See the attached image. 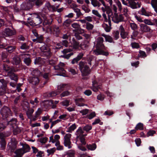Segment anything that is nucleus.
<instances>
[{
    "instance_id": "nucleus-1",
    "label": "nucleus",
    "mask_w": 157,
    "mask_h": 157,
    "mask_svg": "<svg viewBox=\"0 0 157 157\" xmlns=\"http://www.w3.org/2000/svg\"><path fill=\"white\" fill-rule=\"evenodd\" d=\"M70 86L67 84H61L58 86V90L52 91L48 93H46L44 94V96L47 98L53 97L59 94L61 91H64L61 94V97H64L69 95L70 93L68 91L70 89Z\"/></svg>"
},
{
    "instance_id": "nucleus-2",
    "label": "nucleus",
    "mask_w": 157,
    "mask_h": 157,
    "mask_svg": "<svg viewBox=\"0 0 157 157\" xmlns=\"http://www.w3.org/2000/svg\"><path fill=\"white\" fill-rule=\"evenodd\" d=\"M104 39L101 37H98L97 40V44L95 45L96 49L94 51V54L96 55H102L106 56L109 55L107 50V48L103 44Z\"/></svg>"
},
{
    "instance_id": "nucleus-3",
    "label": "nucleus",
    "mask_w": 157,
    "mask_h": 157,
    "mask_svg": "<svg viewBox=\"0 0 157 157\" xmlns=\"http://www.w3.org/2000/svg\"><path fill=\"white\" fill-rule=\"evenodd\" d=\"M92 61V58L90 57L88 59L87 62L82 61L79 62L78 64L79 68L83 76H87L90 74V68L87 63L91 65Z\"/></svg>"
},
{
    "instance_id": "nucleus-4",
    "label": "nucleus",
    "mask_w": 157,
    "mask_h": 157,
    "mask_svg": "<svg viewBox=\"0 0 157 157\" xmlns=\"http://www.w3.org/2000/svg\"><path fill=\"white\" fill-rule=\"evenodd\" d=\"M0 113L2 116V119L4 120L11 121L13 123L17 122V119L12 117L13 113L11 111L8 107L4 106L2 108Z\"/></svg>"
},
{
    "instance_id": "nucleus-5",
    "label": "nucleus",
    "mask_w": 157,
    "mask_h": 157,
    "mask_svg": "<svg viewBox=\"0 0 157 157\" xmlns=\"http://www.w3.org/2000/svg\"><path fill=\"white\" fill-rule=\"evenodd\" d=\"M29 82L32 84L31 86L36 93L39 91L44 87V85L40 82L38 77L34 76L30 78Z\"/></svg>"
},
{
    "instance_id": "nucleus-6",
    "label": "nucleus",
    "mask_w": 157,
    "mask_h": 157,
    "mask_svg": "<svg viewBox=\"0 0 157 157\" xmlns=\"http://www.w3.org/2000/svg\"><path fill=\"white\" fill-rule=\"evenodd\" d=\"M32 20L29 22L32 26L38 25L42 23L44 19L43 14L41 13H33L32 15Z\"/></svg>"
},
{
    "instance_id": "nucleus-7",
    "label": "nucleus",
    "mask_w": 157,
    "mask_h": 157,
    "mask_svg": "<svg viewBox=\"0 0 157 157\" xmlns=\"http://www.w3.org/2000/svg\"><path fill=\"white\" fill-rule=\"evenodd\" d=\"M21 145L23 146L22 148L17 149L14 152L15 154H16V157H21L24 154L29 151L30 150V147L27 144H24L22 143Z\"/></svg>"
},
{
    "instance_id": "nucleus-8",
    "label": "nucleus",
    "mask_w": 157,
    "mask_h": 157,
    "mask_svg": "<svg viewBox=\"0 0 157 157\" xmlns=\"http://www.w3.org/2000/svg\"><path fill=\"white\" fill-rule=\"evenodd\" d=\"M4 40H6L4 36L0 37V50L2 49H5L10 53L15 51L16 48V47L13 45H9L6 48V44L2 43V41Z\"/></svg>"
},
{
    "instance_id": "nucleus-9",
    "label": "nucleus",
    "mask_w": 157,
    "mask_h": 157,
    "mask_svg": "<svg viewBox=\"0 0 157 157\" xmlns=\"http://www.w3.org/2000/svg\"><path fill=\"white\" fill-rule=\"evenodd\" d=\"M121 0L123 4L129 6L133 9L140 8L141 6V4L137 2L136 0H126L128 1V3L126 2L124 0Z\"/></svg>"
},
{
    "instance_id": "nucleus-10",
    "label": "nucleus",
    "mask_w": 157,
    "mask_h": 157,
    "mask_svg": "<svg viewBox=\"0 0 157 157\" xmlns=\"http://www.w3.org/2000/svg\"><path fill=\"white\" fill-rule=\"evenodd\" d=\"M40 49L41 51L40 55L41 56L45 57L46 59H49L51 57L52 53L46 45H44L40 47Z\"/></svg>"
},
{
    "instance_id": "nucleus-11",
    "label": "nucleus",
    "mask_w": 157,
    "mask_h": 157,
    "mask_svg": "<svg viewBox=\"0 0 157 157\" xmlns=\"http://www.w3.org/2000/svg\"><path fill=\"white\" fill-rule=\"evenodd\" d=\"M73 44L74 47L76 48H79L80 47L83 50H86L88 48V44L89 43L88 40H85L84 41L82 42L80 44L75 39L73 38L72 39Z\"/></svg>"
},
{
    "instance_id": "nucleus-12",
    "label": "nucleus",
    "mask_w": 157,
    "mask_h": 157,
    "mask_svg": "<svg viewBox=\"0 0 157 157\" xmlns=\"http://www.w3.org/2000/svg\"><path fill=\"white\" fill-rule=\"evenodd\" d=\"M7 125H10L14 128V127L16 126V123H13L11 121H7L2 119L0 120V131H2L4 130Z\"/></svg>"
},
{
    "instance_id": "nucleus-13",
    "label": "nucleus",
    "mask_w": 157,
    "mask_h": 157,
    "mask_svg": "<svg viewBox=\"0 0 157 157\" xmlns=\"http://www.w3.org/2000/svg\"><path fill=\"white\" fill-rule=\"evenodd\" d=\"M34 5L33 4L30 2H24L21 5V10L28 11L31 9Z\"/></svg>"
},
{
    "instance_id": "nucleus-14",
    "label": "nucleus",
    "mask_w": 157,
    "mask_h": 157,
    "mask_svg": "<svg viewBox=\"0 0 157 157\" xmlns=\"http://www.w3.org/2000/svg\"><path fill=\"white\" fill-rule=\"evenodd\" d=\"M71 134L69 133L66 134L64 137L63 144L65 146L67 147L68 149L72 148L71 142V141L70 138Z\"/></svg>"
},
{
    "instance_id": "nucleus-15",
    "label": "nucleus",
    "mask_w": 157,
    "mask_h": 157,
    "mask_svg": "<svg viewBox=\"0 0 157 157\" xmlns=\"http://www.w3.org/2000/svg\"><path fill=\"white\" fill-rule=\"evenodd\" d=\"M2 70L3 72L5 73L6 76L14 71L13 68L6 63L3 65Z\"/></svg>"
},
{
    "instance_id": "nucleus-16",
    "label": "nucleus",
    "mask_w": 157,
    "mask_h": 157,
    "mask_svg": "<svg viewBox=\"0 0 157 157\" xmlns=\"http://www.w3.org/2000/svg\"><path fill=\"white\" fill-rule=\"evenodd\" d=\"M50 30L56 37L59 36L60 33L59 28V26L56 25H53L51 28Z\"/></svg>"
},
{
    "instance_id": "nucleus-17",
    "label": "nucleus",
    "mask_w": 157,
    "mask_h": 157,
    "mask_svg": "<svg viewBox=\"0 0 157 157\" xmlns=\"http://www.w3.org/2000/svg\"><path fill=\"white\" fill-rule=\"evenodd\" d=\"M140 28L142 31L144 32H150L153 31L150 28L145 24H142L140 25Z\"/></svg>"
},
{
    "instance_id": "nucleus-18",
    "label": "nucleus",
    "mask_w": 157,
    "mask_h": 157,
    "mask_svg": "<svg viewBox=\"0 0 157 157\" xmlns=\"http://www.w3.org/2000/svg\"><path fill=\"white\" fill-rule=\"evenodd\" d=\"M16 34V31L12 30L10 28H6L4 32V35L9 36L14 35Z\"/></svg>"
},
{
    "instance_id": "nucleus-19",
    "label": "nucleus",
    "mask_w": 157,
    "mask_h": 157,
    "mask_svg": "<svg viewBox=\"0 0 157 157\" xmlns=\"http://www.w3.org/2000/svg\"><path fill=\"white\" fill-rule=\"evenodd\" d=\"M119 30L120 32V35L121 37L123 39L126 38L128 35L127 33L125 31L122 25H121L120 26Z\"/></svg>"
},
{
    "instance_id": "nucleus-20",
    "label": "nucleus",
    "mask_w": 157,
    "mask_h": 157,
    "mask_svg": "<svg viewBox=\"0 0 157 157\" xmlns=\"http://www.w3.org/2000/svg\"><path fill=\"white\" fill-rule=\"evenodd\" d=\"M6 76L9 77L11 80L14 81L16 82H17L18 78V75L17 74L15 73L14 71H13Z\"/></svg>"
},
{
    "instance_id": "nucleus-21",
    "label": "nucleus",
    "mask_w": 157,
    "mask_h": 157,
    "mask_svg": "<svg viewBox=\"0 0 157 157\" xmlns=\"http://www.w3.org/2000/svg\"><path fill=\"white\" fill-rule=\"evenodd\" d=\"M84 54L82 53H79L77 56L73 59L71 61V63L74 64L75 63H77L79 61L81 60Z\"/></svg>"
},
{
    "instance_id": "nucleus-22",
    "label": "nucleus",
    "mask_w": 157,
    "mask_h": 157,
    "mask_svg": "<svg viewBox=\"0 0 157 157\" xmlns=\"http://www.w3.org/2000/svg\"><path fill=\"white\" fill-rule=\"evenodd\" d=\"M29 2L33 4L37 7L42 6L44 2V0H28Z\"/></svg>"
},
{
    "instance_id": "nucleus-23",
    "label": "nucleus",
    "mask_w": 157,
    "mask_h": 157,
    "mask_svg": "<svg viewBox=\"0 0 157 157\" xmlns=\"http://www.w3.org/2000/svg\"><path fill=\"white\" fill-rule=\"evenodd\" d=\"M93 90L95 92H97L98 89H101V86L98 85V82L95 80L92 82Z\"/></svg>"
},
{
    "instance_id": "nucleus-24",
    "label": "nucleus",
    "mask_w": 157,
    "mask_h": 157,
    "mask_svg": "<svg viewBox=\"0 0 157 157\" xmlns=\"http://www.w3.org/2000/svg\"><path fill=\"white\" fill-rule=\"evenodd\" d=\"M7 85L6 84V85H2L0 87V96L6 93Z\"/></svg>"
},
{
    "instance_id": "nucleus-25",
    "label": "nucleus",
    "mask_w": 157,
    "mask_h": 157,
    "mask_svg": "<svg viewBox=\"0 0 157 157\" xmlns=\"http://www.w3.org/2000/svg\"><path fill=\"white\" fill-rule=\"evenodd\" d=\"M49 74L48 73H45L43 75V76L44 78L45 79V80L43 83L44 86L48 83L49 80Z\"/></svg>"
},
{
    "instance_id": "nucleus-26",
    "label": "nucleus",
    "mask_w": 157,
    "mask_h": 157,
    "mask_svg": "<svg viewBox=\"0 0 157 157\" xmlns=\"http://www.w3.org/2000/svg\"><path fill=\"white\" fill-rule=\"evenodd\" d=\"M140 14L143 15H145L147 16H149L151 15V13L146 11L144 7H142L141 10L140 11Z\"/></svg>"
},
{
    "instance_id": "nucleus-27",
    "label": "nucleus",
    "mask_w": 157,
    "mask_h": 157,
    "mask_svg": "<svg viewBox=\"0 0 157 157\" xmlns=\"http://www.w3.org/2000/svg\"><path fill=\"white\" fill-rule=\"evenodd\" d=\"M53 104V100H47L44 103V105L45 107L48 108L49 107H51L52 108V105Z\"/></svg>"
},
{
    "instance_id": "nucleus-28",
    "label": "nucleus",
    "mask_w": 157,
    "mask_h": 157,
    "mask_svg": "<svg viewBox=\"0 0 157 157\" xmlns=\"http://www.w3.org/2000/svg\"><path fill=\"white\" fill-rule=\"evenodd\" d=\"M6 143L5 139L0 140V144L2 150H4L6 148Z\"/></svg>"
},
{
    "instance_id": "nucleus-29",
    "label": "nucleus",
    "mask_w": 157,
    "mask_h": 157,
    "mask_svg": "<svg viewBox=\"0 0 157 157\" xmlns=\"http://www.w3.org/2000/svg\"><path fill=\"white\" fill-rule=\"evenodd\" d=\"M86 147L89 150L91 151L94 150L96 148V145L95 144H87Z\"/></svg>"
},
{
    "instance_id": "nucleus-30",
    "label": "nucleus",
    "mask_w": 157,
    "mask_h": 157,
    "mask_svg": "<svg viewBox=\"0 0 157 157\" xmlns=\"http://www.w3.org/2000/svg\"><path fill=\"white\" fill-rule=\"evenodd\" d=\"M136 130H142L144 129V124L141 123H138L135 127Z\"/></svg>"
},
{
    "instance_id": "nucleus-31",
    "label": "nucleus",
    "mask_w": 157,
    "mask_h": 157,
    "mask_svg": "<svg viewBox=\"0 0 157 157\" xmlns=\"http://www.w3.org/2000/svg\"><path fill=\"white\" fill-rule=\"evenodd\" d=\"M34 112V109H29L26 112V114L29 119H31L33 115L32 114Z\"/></svg>"
},
{
    "instance_id": "nucleus-32",
    "label": "nucleus",
    "mask_w": 157,
    "mask_h": 157,
    "mask_svg": "<svg viewBox=\"0 0 157 157\" xmlns=\"http://www.w3.org/2000/svg\"><path fill=\"white\" fill-rule=\"evenodd\" d=\"M20 48L23 50H28L29 48V46L26 43H22L20 47Z\"/></svg>"
},
{
    "instance_id": "nucleus-33",
    "label": "nucleus",
    "mask_w": 157,
    "mask_h": 157,
    "mask_svg": "<svg viewBox=\"0 0 157 157\" xmlns=\"http://www.w3.org/2000/svg\"><path fill=\"white\" fill-rule=\"evenodd\" d=\"M76 127V124L75 123L73 124L68 128V130L67 131V132L70 133H72V131L75 129Z\"/></svg>"
},
{
    "instance_id": "nucleus-34",
    "label": "nucleus",
    "mask_w": 157,
    "mask_h": 157,
    "mask_svg": "<svg viewBox=\"0 0 157 157\" xmlns=\"http://www.w3.org/2000/svg\"><path fill=\"white\" fill-rule=\"evenodd\" d=\"M23 61L26 65L29 66L31 63L32 61L30 58L27 57L24 59Z\"/></svg>"
},
{
    "instance_id": "nucleus-35",
    "label": "nucleus",
    "mask_w": 157,
    "mask_h": 157,
    "mask_svg": "<svg viewBox=\"0 0 157 157\" xmlns=\"http://www.w3.org/2000/svg\"><path fill=\"white\" fill-rule=\"evenodd\" d=\"M66 155L69 157H75V153L74 151L69 150L67 152Z\"/></svg>"
},
{
    "instance_id": "nucleus-36",
    "label": "nucleus",
    "mask_w": 157,
    "mask_h": 157,
    "mask_svg": "<svg viewBox=\"0 0 157 157\" xmlns=\"http://www.w3.org/2000/svg\"><path fill=\"white\" fill-rule=\"evenodd\" d=\"M92 128V126L91 125L87 124L83 128V130L86 132H89Z\"/></svg>"
},
{
    "instance_id": "nucleus-37",
    "label": "nucleus",
    "mask_w": 157,
    "mask_h": 157,
    "mask_svg": "<svg viewBox=\"0 0 157 157\" xmlns=\"http://www.w3.org/2000/svg\"><path fill=\"white\" fill-rule=\"evenodd\" d=\"M130 26L131 29L133 30H135L138 29V26L137 25L134 23H130Z\"/></svg>"
},
{
    "instance_id": "nucleus-38",
    "label": "nucleus",
    "mask_w": 157,
    "mask_h": 157,
    "mask_svg": "<svg viewBox=\"0 0 157 157\" xmlns=\"http://www.w3.org/2000/svg\"><path fill=\"white\" fill-rule=\"evenodd\" d=\"M37 39V42L41 43L43 42L44 40V37L43 35H40L36 37Z\"/></svg>"
},
{
    "instance_id": "nucleus-39",
    "label": "nucleus",
    "mask_w": 157,
    "mask_h": 157,
    "mask_svg": "<svg viewBox=\"0 0 157 157\" xmlns=\"http://www.w3.org/2000/svg\"><path fill=\"white\" fill-rule=\"evenodd\" d=\"M73 54L74 53L71 52L67 54H65L63 55H61V57L62 58L68 59L72 55H73Z\"/></svg>"
},
{
    "instance_id": "nucleus-40",
    "label": "nucleus",
    "mask_w": 157,
    "mask_h": 157,
    "mask_svg": "<svg viewBox=\"0 0 157 157\" xmlns=\"http://www.w3.org/2000/svg\"><path fill=\"white\" fill-rule=\"evenodd\" d=\"M96 116L95 112H92L86 116V117L89 120H91Z\"/></svg>"
},
{
    "instance_id": "nucleus-41",
    "label": "nucleus",
    "mask_w": 157,
    "mask_h": 157,
    "mask_svg": "<svg viewBox=\"0 0 157 157\" xmlns=\"http://www.w3.org/2000/svg\"><path fill=\"white\" fill-rule=\"evenodd\" d=\"M80 100H81L80 98L75 99V102L76 105L79 106H83L84 105L83 103L79 102V101H80Z\"/></svg>"
},
{
    "instance_id": "nucleus-42",
    "label": "nucleus",
    "mask_w": 157,
    "mask_h": 157,
    "mask_svg": "<svg viewBox=\"0 0 157 157\" xmlns=\"http://www.w3.org/2000/svg\"><path fill=\"white\" fill-rule=\"evenodd\" d=\"M94 25L89 22H87L86 23V28L88 30L92 29L94 28Z\"/></svg>"
},
{
    "instance_id": "nucleus-43",
    "label": "nucleus",
    "mask_w": 157,
    "mask_h": 157,
    "mask_svg": "<svg viewBox=\"0 0 157 157\" xmlns=\"http://www.w3.org/2000/svg\"><path fill=\"white\" fill-rule=\"evenodd\" d=\"M131 45L133 48H138L140 47L139 44L136 42H132Z\"/></svg>"
},
{
    "instance_id": "nucleus-44",
    "label": "nucleus",
    "mask_w": 157,
    "mask_h": 157,
    "mask_svg": "<svg viewBox=\"0 0 157 157\" xmlns=\"http://www.w3.org/2000/svg\"><path fill=\"white\" fill-rule=\"evenodd\" d=\"M41 58L40 57H36L34 61V63L35 64H40L41 63Z\"/></svg>"
},
{
    "instance_id": "nucleus-45",
    "label": "nucleus",
    "mask_w": 157,
    "mask_h": 157,
    "mask_svg": "<svg viewBox=\"0 0 157 157\" xmlns=\"http://www.w3.org/2000/svg\"><path fill=\"white\" fill-rule=\"evenodd\" d=\"M68 69V71L72 75H74L77 74V72L72 67H69Z\"/></svg>"
},
{
    "instance_id": "nucleus-46",
    "label": "nucleus",
    "mask_w": 157,
    "mask_h": 157,
    "mask_svg": "<svg viewBox=\"0 0 157 157\" xmlns=\"http://www.w3.org/2000/svg\"><path fill=\"white\" fill-rule=\"evenodd\" d=\"M54 69L56 70H59V71L63 72L65 71L64 69L60 66H55L54 67Z\"/></svg>"
},
{
    "instance_id": "nucleus-47",
    "label": "nucleus",
    "mask_w": 157,
    "mask_h": 157,
    "mask_svg": "<svg viewBox=\"0 0 157 157\" xmlns=\"http://www.w3.org/2000/svg\"><path fill=\"white\" fill-rule=\"evenodd\" d=\"M56 149L55 147H53L50 149H47V152L48 153V155L53 154L56 151Z\"/></svg>"
},
{
    "instance_id": "nucleus-48",
    "label": "nucleus",
    "mask_w": 157,
    "mask_h": 157,
    "mask_svg": "<svg viewBox=\"0 0 157 157\" xmlns=\"http://www.w3.org/2000/svg\"><path fill=\"white\" fill-rule=\"evenodd\" d=\"M103 27L104 28L105 31L107 32H109L110 31L111 28L107 24H105L103 25Z\"/></svg>"
},
{
    "instance_id": "nucleus-49",
    "label": "nucleus",
    "mask_w": 157,
    "mask_h": 157,
    "mask_svg": "<svg viewBox=\"0 0 157 157\" xmlns=\"http://www.w3.org/2000/svg\"><path fill=\"white\" fill-rule=\"evenodd\" d=\"M14 61L16 65L20 64L21 62V58L19 57L14 58Z\"/></svg>"
},
{
    "instance_id": "nucleus-50",
    "label": "nucleus",
    "mask_w": 157,
    "mask_h": 157,
    "mask_svg": "<svg viewBox=\"0 0 157 157\" xmlns=\"http://www.w3.org/2000/svg\"><path fill=\"white\" fill-rule=\"evenodd\" d=\"M77 135L80 136V135L83 134L84 133L82 128L81 127H79L78 129L76 131Z\"/></svg>"
},
{
    "instance_id": "nucleus-51",
    "label": "nucleus",
    "mask_w": 157,
    "mask_h": 157,
    "mask_svg": "<svg viewBox=\"0 0 157 157\" xmlns=\"http://www.w3.org/2000/svg\"><path fill=\"white\" fill-rule=\"evenodd\" d=\"M140 55H138L139 57H145L147 56L145 52L140 50L139 52Z\"/></svg>"
},
{
    "instance_id": "nucleus-52",
    "label": "nucleus",
    "mask_w": 157,
    "mask_h": 157,
    "mask_svg": "<svg viewBox=\"0 0 157 157\" xmlns=\"http://www.w3.org/2000/svg\"><path fill=\"white\" fill-rule=\"evenodd\" d=\"M124 20V17L122 16V14H120L118 17V19H116L117 21L115 22L116 23H118L119 22L122 21H123Z\"/></svg>"
},
{
    "instance_id": "nucleus-53",
    "label": "nucleus",
    "mask_w": 157,
    "mask_h": 157,
    "mask_svg": "<svg viewBox=\"0 0 157 157\" xmlns=\"http://www.w3.org/2000/svg\"><path fill=\"white\" fill-rule=\"evenodd\" d=\"M92 13L99 18H101V15L99 13L97 10H93L92 11Z\"/></svg>"
},
{
    "instance_id": "nucleus-54",
    "label": "nucleus",
    "mask_w": 157,
    "mask_h": 157,
    "mask_svg": "<svg viewBox=\"0 0 157 157\" xmlns=\"http://www.w3.org/2000/svg\"><path fill=\"white\" fill-rule=\"evenodd\" d=\"M144 22L146 24H147L149 25H153L152 21H151V20H148L145 19L144 20Z\"/></svg>"
},
{
    "instance_id": "nucleus-55",
    "label": "nucleus",
    "mask_w": 157,
    "mask_h": 157,
    "mask_svg": "<svg viewBox=\"0 0 157 157\" xmlns=\"http://www.w3.org/2000/svg\"><path fill=\"white\" fill-rule=\"evenodd\" d=\"M48 140V138L46 137H42L40 139V142L42 144L45 143Z\"/></svg>"
},
{
    "instance_id": "nucleus-56",
    "label": "nucleus",
    "mask_w": 157,
    "mask_h": 157,
    "mask_svg": "<svg viewBox=\"0 0 157 157\" xmlns=\"http://www.w3.org/2000/svg\"><path fill=\"white\" fill-rule=\"evenodd\" d=\"M29 55V54H20V58H21V59H25L27 58V56Z\"/></svg>"
},
{
    "instance_id": "nucleus-57",
    "label": "nucleus",
    "mask_w": 157,
    "mask_h": 157,
    "mask_svg": "<svg viewBox=\"0 0 157 157\" xmlns=\"http://www.w3.org/2000/svg\"><path fill=\"white\" fill-rule=\"evenodd\" d=\"M119 33L118 31H116L113 33L114 36L116 40H117L119 37Z\"/></svg>"
},
{
    "instance_id": "nucleus-58",
    "label": "nucleus",
    "mask_w": 157,
    "mask_h": 157,
    "mask_svg": "<svg viewBox=\"0 0 157 157\" xmlns=\"http://www.w3.org/2000/svg\"><path fill=\"white\" fill-rule=\"evenodd\" d=\"M62 105L66 106H68L69 105V101L67 100H65L62 102Z\"/></svg>"
},
{
    "instance_id": "nucleus-59",
    "label": "nucleus",
    "mask_w": 157,
    "mask_h": 157,
    "mask_svg": "<svg viewBox=\"0 0 157 157\" xmlns=\"http://www.w3.org/2000/svg\"><path fill=\"white\" fill-rule=\"evenodd\" d=\"M89 112L88 109H85L80 111V113L82 114V115H85L88 113Z\"/></svg>"
},
{
    "instance_id": "nucleus-60",
    "label": "nucleus",
    "mask_w": 157,
    "mask_h": 157,
    "mask_svg": "<svg viewBox=\"0 0 157 157\" xmlns=\"http://www.w3.org/2000/svg\"><path fill=\"white\" fill-rule=\"evenodd\" d=\"M105 95L102 94H100L98 95L97 97V99L98 100L100 101H102L104 100L105 98Z\"/></svg>"
},
{
    "instance_id": "nucleus-61",
    "label": "nucleus",
    "mask_w": 157,
    "mask_h": 157,
    "mask_svg": "<svg viewBox=\"0 0 157 157\" xmlns=\"http://www.w3.org/2000/svg\"><path fill=\"white\" fill-rule=\"evenodd\" d=\"M0 82L2 84V85H5L9 83V82L8 81L5 80L3 78H0Z\"/></svg>"
},
{
    "instance_id": "nucleus-62",
    "label": "nucleus",
    "mask_w": 157,
    "mask_h": 157,
    "mask_svg": "<svg viewBox=\"0 0 157 157\" xmlns=\"http://www.w3.org/2000/svg\"><path fill=\"white\" fill-rule=\"evenodd\" d=\"M71 21L70 19H68L66 20L64 22L63 24V25L65 26L66 27H68L69 25L71 23Z\"/></svg>"
},
{
    "instance_id": "nucleus-63",
    "label": "nucleus",
    "mask_w": 157,
    "mask_h": 157,
    "mask_svg": "<svg viewBox=\"0 0 157 157\" xmlns=\"http://www.w3.org/2000/svg\"><path fill=\"white\" fill-rule=\"evenodd\" d=\"M72 27L76 29H79L80 28V25L77 23H74L71 25Z\"/></svg>"
},
{
    "instance_id": "nucleus-64",
    "label": "nucleus",
    "mask_w": 157,
    "mask_h": 157,
    "mask_svg": "<svg viewBox=\"0 0 157 157\" xmlns=\"http://www.w3.org/2000/svg\"><path fill=\"white\" fill-rule=\"evenodd\" d=\"M105 41L110 43H112L113 41V39L110 36L108 35L105 38Z\"/></svg>"
}]
</instances>
